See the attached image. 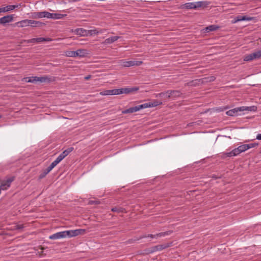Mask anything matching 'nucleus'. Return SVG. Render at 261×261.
<instances>
[{
    "mask_svg": "<svg viewBox=\"0 0 261 261\" xmlns=\"http://www.w3.org/2000/svg\"><path fill=\"white\" fill-rule=\"evenodd\" d=\"M37 76H32L30 77H27V79H28V80L27 81L29 83H35L38 82L37 81Z\"/></svg>",
    "mask_w": 261,
    "mask_h": 261,
    "instance_id": "obj_39",
    "label": "nucleus"
},
{
    "mask_svg": "<svg viewBox=\"0 0 261 261\" xmlns=\"http://www.w3.org/2000/svg\"><path fill=\"white\" fill-rule=\"evenodd\" d=\"M67 233L66 230V231H61V232H57L56 233H54L51 236H50L49 237V239H51V240H57V239H61V238H66L67 236Z\"/></svg>",
    "mask_w": 261,
    "mask_h": 261,
    "instance_id": "obj_7",
    "label": "nucleus"
},
{
    "mask_svg": "<svg viewBox=\"0 0 261 261\" xmlns=\"http://www.w3.org/2000/svg\"><path fill=\"white\" fill-rule=\"evenodd\" d=\"M158 251V250H157L156 249V246L152 247V250H151V252H155V251Z\"/></svg>",
    "mask_w": 261,
    "mask_h": 261,
    "instance_id": "obj_47",
    "label": "nucleus"
},
{
    "mask_svg": "<svg viewBox=\"0 0 261 261\" xmlns=\"http://www.w3.org/2000/svg\"><path fill=\"white\" fill-rule=\"evenodd\" d=\"M258 143H250V144H247V145H248V149L255 147L258 146Z\"/></svg>",
    "mask_w": 261,
    "mask_h": 261,
    "instance_id": "obj_42",
    "label": "nucleus"
},
{
    "mask_svg": "<svg viewBox=\"0 0 261 261\" xmlns=\"http://www.w3.org/2000/svg\"><path fill=\"white\" fill-rule=\"evenodd\" d=\"M121 89L122 94H129L136 92L138 90L139 88L137 87H134L131 88L127 87Z\"/></svg>",
    "mask_w": 261,
    "mask_h": 261,
    "instance_id": "obj_14",
    "label": "nucleus"
},
{
    "mask_svg": "<svg viewBox=\"0 0 261 261\" xmlns=\"http://www.w3.org/2000/svg\"><path fill=\"white\" fill-rule=\"evenodd\" d=\"M14 180V177H10L6 181H3L0 186V193H1V190H6L8 189L10 187L12 182Z\"/></svg>",
    "mask_w": 261,
    "mask_h": 261,
    "instance_id": "obj_4",
    "label": "nucleus"
},
{
    "mask_svg": "<svg viewBox=\"0 0 261 261\" xmlns=\"http://www.w3.org/2000/svg\"><path fill=\"white\" fill-rule=\"evenodd\" d=\"M16 229H21L24 227L23 224H17L16 226Z\"/></svg>",
    "mask_w": 261,
    "mask_h": 261,
    "instance_id": "obj_44",
    "label": "nucleus"
},
{
    "mask_svg": "<svg viewBox=\"0 0 261 261\" xmlns=\"http://www.w3.org/2000/svg\"><path fill=\"white\" fill-rule=\"evenodd\" d=\"M13 17L12 15L5 16L0 18V23L5 24L7 23L11 22L13 21Z\"/></svg>",
    "mask_w": 261,
    "mask_h": 261,
    "instance_id": "obj_13",
    "label": "nucleus"
},
{
    "mask_svg": "<svg viewBox=\"0 0 261 261\" xmlns=\"http://www.w3.org/2000/svg\"><path fill=\"white\" fill-rule=\"evenodd\" d=\"M210 81H214L215 80V77L214 76H211Z\"/></svg>",
    "mask_w": 261,
    "mask_h": 261,
    "instance_id": "obj_49",
    "label": "nucleus"
},
{
    "mask_svg": "<svg viewBox=\"0 0 261 261\" xmlns=\"http://www.w3.org/2000/svg\"><path fill=\"white\" fill-rule=\"evenodd\" d=\"M65 55L67 57H76V53L74 51H67L65 52Z\"/></svg>",
    "mask_w": 261,
    "mask_h": 261,
    "instance_id": "obj_32",
    "label": "nucleus"
},
{
    "mask_svg": "<svg viewBox=\"0 0 261 261\" xmlns=\"http://www.w3.org/2000/svg\"><path fill=\"white\" fill-rule=\"evenodd\" d=\"M172 232L173 231L172 230H169L165 232L156 233V236H157V238L159 237H164L166 236L171 234Z\"/></svg>",
    "mask_w": 261,
    "mask_h": 261,
    "instance_id": "obj_26",
    "label": "nucleus"
},
{
    "mask_svg": "<svg viewBox=\"0 0 261 261\" xmlns=\"http://www.w3.org/2000/svg\"><path fill=\"white\" fill-rule=\"evenodd\" d=\"M51 171L50 170H48V168H47L46 169H45L42 173H41L40 176H39V178H42L43 177H44L49 172H50Z\"/></svg>",
    "mask_w": 261,
    "mask_h": 261,
    "instance_id": "obj_37",
    "label": "nucleus"
},
{
    "mask_svg": "<svg viewBox=\"0 0 261 261\" xmlns=\"http://www.w3.org/2000/svg\"><path fill=\"white\" fill-rule=\"evenodd\" d=\"M67 236L69 237H72L81 234L85 232L84 229H79L74 230H66Z\"/></svg>",
    "mask_w": 261,
    "mask_h": 261,
    "instance_id": "obj_10",
    "label": "nucleus"
},
{
    "mask_svg": "<svg viewBox=\"0 0 261 261\" xmlns=\"http://www.w3.org/2000/svg\"><path fill=\"white\" fill-rule=\"evenodd\" d=\"M90 78H91L90 75H88L84 77L85 80H89Z\"/></svg>",
    "mask_w": 261,
    "mask_h": 261,
    "instance_id": "obj_48",
    "label": "nucleus"
},
{
    "mask_svg": "<svg viewBox=\"0 0 261 261\" xmlns=\"http://www.w3.org/2000/svg\"><path fill=\"white\" fill-rule=\"evenodd\" d=\"M142 106L141 105H138L134 107L129 108L126 110H124L122 111V113L123 114H128V113H133L135 112H136L137 111H140V110H142Z\"/></svg>",
    "mask_w": 261,
    "mask_h": 261,
    "instance_id": "obj_8",
    "label": "nucleus"
},
{
    "mask_svg": "<svg viewBox=\"0 0 261 261\" xmlns=\"http://www.w3.org/2000/svg\"><path fill=\"white\" fill-rule=\"evenodd\" d=\"M20 4L18 5H8L6 7L0 8V10L1 13H5L11 11L13 10H14L15 8H18L19 6H20Z\"/></svg>",
    "mask_w": 261,
    "mask_h": 261,
    "instance_id": "obj_9",
    "label": "nucleus"
},
{
    "mask_svg": "<svg viewBox=\"0 0 261 261\" xmlns=\"http://www.w3.org/2000/svg\"><path fill=\"white\" fill-rule=\"evenodd\" d=\"M239 22L237 19H236V17L234 18V19L231 21V23L234 24L237 22Z\"/></svg>",
    "mask_w": 261,
    "mask_h": 261,
    "instance_id": "obj_45",
    "label": "nucleus"
},
{
    "mask_svg": "<svg viewBox=\"0 0 261 261\" xmlns=\"http://www.w3.org/2000/svg\"><path fill=\"white\" fill-rule=\"evenodd\" d=\"M147 237H150L152 239H153V238L157 239V236H156V234H148V236H143L140 237V239L145 238H147Z\"/></svg>",
    "mask_w": 261,
    "mask_h": 261,
    "instance_id": "obj_41",
    "label": "nucleus"
},
{
    "mask_svg": "<svg viewBox=\"0 0 261 261\" xmlns=\"http://www.w3.org/2000/svg\"><path fill=\"white\" fill-rule=\"evenodd\" d=\"M28 23L29 26L30 25L31 27L41 26L42 24H43V23L41 22L31 19H28Z\"/></svg>",
    "mask_w": 261,
    "mask_h": 261,
    "instance_id": "obj_19",
    "label": "nucleus"
},
{
    "mask_svg": "<svg viewBox=\"0 0 261 261\" xmlns=\"http://www.w3.org/2000/svg\"><path fill=\"white\" fill-rule=\"evenodd\" d=\"M195 2H190L187 3L184 5V8H186L187 9H195L196 8Z\"/></svg>",
    "mask_w": 261,
    "mask_h": 261,
    "instance_id": "obj_20",
    "label": "nucleus"
},
{
    "mask_svg": "<svg viewBox=\"0 0 261 261\" xmlns=\"http://www.w3.org/2000/svg\"><path fill=\"white\" fill-rule=\"evenodd\" d=\"M256 139L257 140H261V134H258L256 136Z\"/></svg>",
    "mask_w": 261,
    "mask_h": 261,
    "instance_id": "obj_46",
    "label": "nucleus"
},
{
    "mask_svg": "<svg viewBox=\"0 0 261 261\" xmlns=\"http://www.w3.org/2000/svg\"><path fill=\"white\" fill-rule=\"evenodd\" d=\"M219 28V26L216 25H210L205 28V31L206 32H210L217 30Z\"/></svg>",
    "mask_w": 261,
    "mask_h": 261,
    "instance_id": "obj_21",
    "label": "nucleus"
},
{
    "mask_svg": "<svg viewBox=\"0 0 261 261\" xmlns=\"http://www.w3.org/2000/svg\"><path fill=\"white\" fill-rule=\"evenodd\" d=\"M170 246V244H162V245H159L156 246V249L158 250V251H161L164 249L167 248L168 247Z\"/></svg>",
    "mask_w": 261,
    "mask_h": 261,
    "instance_id": "obj_27",
    "label": "nucleus"
},
{
    "mask_svg": "<svg viewBox=\"0 0 261 261\" xmlns=\"http://www.w3.org/2000/svg\"><path fill=\"white\" fill-rule=\"evenodd\" d=\"M43 12H34L32 13L31 17L33 18H42Z\"/></svg>",
    "mask_w": 261,
    "mask_h": 261,
    "instance_id": "obj_29",
    "label": "nucleus"
},
{
    "mask_svg": "<svg viewBox=\"0 0 261 261\" xmlns=\"http://www.w3.org/2000/svg\"><path fill=\"white\" fill-rule=\"evenodd\" d=\"M64 159L60 155H59L57 158L55 160L56 162L57 163H58V164L62 160H63Z\"/></svg>",
    "mask_w": 261,
    "mask_h": 261,
    "instance_id": "obj_43",
    "label": "nucleus"
},
{
    "mask_svg": "<svg viewBox=\"0 0 261 261\" xmlns=\"http://www.w3.org/2000/svg\"><path fill=\"white\" fill-rule=\"evenodd\" d=\"M261 58V49L257 50L246 56L244 57V60L245 61H250L256 59H259Z\"/></svg>",
    "mask_w": 261,
    "mask_h": 261,
    "instance_id": "obj_3",
    "label": "nucleus"
},
{
    "mask_svg": "<svg viewBox=\"0 0 261 261\" xmlns=\"http://www.w3.org/2000/svg\"><path fill=\"white\" fill-rule=\"evenodd\" d=\"M208 2L205 1H199L195 2L196 9L200 8V7H205L208 5Z\"/></svg>",
    "mask_w": 261,
    "mask_h": 261,
    "instance_id": "obj_23",
    "label": "nucleus"
},
{
    "mask_svg": "<svg viewBox=\"0 0 261 261\" xmlns=\"http://www.w3.org/2000/svg\"><path fill=\"white\" fill-rule=\"evenodd\" d=\"M111 211L113 212H117V213H122L124 211V208L122 207H115L111 209Z\"/></svg>",
    "mask_w": 261,
    "mask_h": 261,
    "instance_id": "obj_35",
    "label": "nucleus"
},
{
    "mask_svg": "<svg viewBox=\"0 0 261 261\" xmlns=\"http://www.w3.org/2000/svg\"><path fill=\"white\" fill-rule=\"evenodd\" d=\"M241 153L238 147L234 148L231 151L227 152L225 155L228 157L234 156Z\"/></svg>",
    "mask_w": 261,
    "mask_h": 261,
    "instance_id": "obj_17",
    "label": "nucleus"
},
{
    "mask_svg": "<svg viewBox=\"0 0 261 261\" xmlns=\"http://www.w3.org/2000/svg\"><path fill=\"white\" fill-rule=\"evenodd\" d=\"M238 148L241 153L245 151L246 150L248 149V146L247 144H243L239 146Z\"/></svg>",
    "mask_w": 261,
    "mask_h": 261,
    "instance_id": "obj_30",
    "label": "nucleus"
},
{
    "mask_svg": "<svg viewBox=\"0 0 261 261\" xmlns=\"http://www.w3.org/2000/svg\"><path fill=\"white\" fill-rule=\"evenodd\" d=\"M105 29H95L93 30H88L87 36H93L99 34H102L105 32Z\"/></svg>",
    "mask_w": 261,
    "mask_h": 261,
    "instance_id": "obj_11",
    "label": "nucleus"
},
{
    "mask_svg": "<svg viewBox=\"0 0 261 261\" xmlns=\"http://www.w3.org/2000/svg\"><path fill=\"white\" fill-rule=\"evenodd\" d=\"M58 164V163L56 162L55 160L54 162L51 163V164L47 167L48 168V170L51 171V170L57 165Z\"/></svg>",
    "mask_w": 261,
    "mask_h": 261,
    "instance_id": "obj_40",
    "label": "nucleus"
},
{
    "mask_svg": "<svg viewBox=\"0 0 261 261\" xmlns=\"http://www.w3.org/2000/svg\"><path fill=\"white\" fill-rule=\"evenodd\" d=\"M37 81H38V82H40L41 83L48 82L50 81L49 79L47 76H41V77L37 76Z\"/></svg>",
    "mask_w": 261,
    "mask_h": 261,
    "instance_id": "obj_28",
    "label": "nucleus"
},
{
    "mask_svg": "<svg viewBox=\"0 0 261 261\" xmlns=\"http://www.w3.org/2000/svg\"><path fill=\"white\" fill-rule=\"evenodd\" d=\"M99 94L102 96L112 95L111 90H107L101 91L99 93Z\"/></svg>",
    "mask_w": 261,
    "mask_h": 261,
    "instance_id": "obj_34",
    "label": "nucleus"
},
{
    "mask_svg": "<svg viewBox=\"0 0 261 261\" xmlns=\"http://www.w3.org/2000/svg\"><path fill=\"white\" fill-rule=\"evenodd\" d=\"M52 40L51 39L49 38H43V37H39V38H32L29 40H24L23 41L24 42L27 43H39L42 42L43 41H51Z\"/></svg>",
    "mask_w": 261,
    "mask_h": 261,
    "instance_id": "obj_5",
    "label": "nucleus"
},
{
    "mask_svg": "<svg viewBox=\"0 0 261 261\" xmlns=\"http://www.w3.org/2000/svg\"><path fill=\"white\" fill-rule=\"evenodd\" d=\"M245 110L250 111L251 107H241L236 108L230 110L226 112V114L228 116H236L240 115V112H243Z\"/></svg>",
    "mask_w": 261,
    "mask_h": 261,
    "instance_id": "obj_2",
    "label": "nucleus"
},
{
    "mask_svg": "<svg viewBox=\"0 0 261 261\" xmlns=\"http://www.w3.org/2000/svg\"><path fill=\"white\" fill-rule=\"evenodd\" d=\"M75 51V53H76V57H77V56H80V57H82V56H84V55L86 54V50L85 49H78Z\"/></svg>",
    "mask_w": 261,
    "mask_h": 261,
    "instance_id": "obj_33",
    "label": "nucleus"
},
{
    "mask_svg": "<svg viewBox=\"0 0 261 261\" xmlns=\"http://www.w3.org/2000/svg\"><path fill=\"white\" fill-rule=\"evenodd\" d=\"M73 150V147H69L63 151L60 155L64 159L66 156H67L72 150Z\"/></svg>",
    "mask_w": 261,
    "mask_h": 261,
    "instance_id": "obj_22",
    "label": "nucleus"
},
{
    "mask_svg": "<svg viewBox=\"0 0 261 261\" xmlns=\"http://www.w3.org/2000/svg\"><path fill=\"white\" fill-rule=\"evenodd\" d=\"M120 37L119 36H113L109 37L107 39H106L104 42L103 43L105 44H111L115 41H117L118 39H119Z\"/></svg>",
    "mask_w": 261,
    "mask_h": 261,
    "instance_id": "obj_18",
    "label": "nucleus"
},
{
    "mask_svg": "<svg viewBox=\"0 0 261 261\" xmlns=\"http://www.w3.org/2000/svg\"><path fill=\"white\" fill-rule=\"evenodd\" d=\"M119 64L120 66L124 67H129L132 66H138L142 65L143 62L141 61L132 60L126 61L124 60H121L119 61Z\"/></svg>",
    "mask_w": 261,
    "mask_h": 261,
    "instance_id": "obj_1",
    "label": "nucleus"
},
{
    "mask_svg": "<svg viewBox=\"0 0 261 261\" xmlns=\"http://www.w3.org/2000/svg\"><path fill=\"white\" fill-rule=\"evenodd\" d=\"M162 104V102L158 100H154L152 102L144 103L141 105L142 109L156 107Z\"/></svg>",
    "mask_w": 261,
    "mask_h": 261,
    "instance_id": "obj_6",
    "label": "nucleus"
},
{
    "mask_svg": "<svg viewBox=\"0 0 261 261\" xmlns=\"http://www.w3.org/2000/svg\"><path fill=\"white\" fill-rule=\"evenodd\" d=\"M163 96H166L168 98H170V97H169V94L167 93V91L164 92H161V93H158L156 96V97H163Z\"/></svg>",
    "mask_w": 261,
    "mask_h": 261,
    "instance_id": "obj_38",
    "label": "nucleus"
},
{
    "mask_svg": "<svg viewBox=\"0 0 261 261\" xmlns=\"http://www.w3.org/2000/svg\"><path fill=\"white\" fill-rule=\"evenodd\" d=\"M121 90H122V89H121V88L112 89L111 90L112 95L122 94Z\"/></svg>",
    "mask_w": 261,
    "mask_h": 261,
    "instance_id": "obj_31",
    "label": "nucleus"
},
{
    "mask_svg": "<svg viewBox=\"0 0 261 261\" xmlns=\"http://www.w3.org/2000/svg\"><path fill=\"white\" fill-rule=\"evenodd\" d=\"M17 24L21 28L29 26L28 19H24L17 23Z\"/></svg>",
    "mask_w": 261,
    "mask_h": 261,
    "instance_id": "obj_25",
    "label": "nucleus"
},
{
    "mask_svg": "<svg viewBox=\"0 0 261 261\" xmlns=\"http://www.w3.org/2000/svg\"><path fill=\"white\" fill-rule=\"evenodd\" d=\"M236 19L238 20V21H251L255 19L253 17H250L247 16H241L239 15L236 17Z\"/></svg>",
    "mask_w": 261,
    "mask_h": 261,
    "instance_id": "obj_15",
    "label": "nucleus"
},
{
    "mask_svg": "<svg viewBox=\"0 0 261 261\" xmlns=\"http://www.w3.org/2000/svg\"><path fill=\"white\" fill-rule=\"evenodd\" d=\"M72 32L80 36H87L88 30L84 28H77L72 31Z\"/></svg>",
    "mask_w": 261,
    "mask_h": 261,
    "instance_id": "obj_12",
    "label": "nucleus"
},
{
    "mask_svg": "<svg viewBox=\"0 0 261 261\" xmlns=\"http://www.w3.org/2000/svg\"><path fill=\"white\" fill-rule=\"evenodd\" d=\"M167 93L169 94V97H178L181 95V92L178 90H168Z\"/></svg>",
    "mask_w": 261,
    "mask_h": 261,
    "instance_id": "obj_16",
    "label": "nucleus"
},
{
    "mask_svg": "<svg viewBox=\"0 0 261 261\" xmlns=\"http://www.w3.org/2000/svg\"><path fill=\"white\" fill-rule=\"evenodd\" d=\"M43 17H45V18H51L52 13H49L47 11H43L42 18Z\"/></svg>",
    "mask_w": 261,
    "mask_h": 261,
    "instance_id": "obj_36",
    "label": "nucleus"
},
{
    "mask_svg": "<svg viewBox=\"0 0 261 261\" xmlns=\"http://www.w3.org/2000/svg\"><path fill=\"white\" fill-rule=\"evenodd\" d=\"M66 15H67L66 14H60V13H52L51 19H62L63 17H65Z\"/></svg>",
    "mask_w": 261,
    "mask_h": 261,
    "instance_id": "obj_24",
    "label": "nucleus"
}]
</instances>
